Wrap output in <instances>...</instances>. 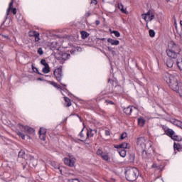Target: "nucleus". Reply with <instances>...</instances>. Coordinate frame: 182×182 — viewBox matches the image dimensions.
<instances>
[{
	"mask_svg": "<svg viewBox=\"0 0 182 182\" xmlns=\"http://www.w3.org/2000/svg\"><path fill=\"white\" fill-rule=\"evenodd\" d=\"M164 80L168 85L170 89L176 92L180 87V82H178V76L168 73L165 74Z\"/></svg>",
	"mask_w": 182,
	"mask_h": 182,
	"instance_id": "nucleus-1",
	"label": "nucleus"
},
{
	"mask_svg": "<svg viewBox=\"0 0 182 182\" xmlns=\"http://www.w3.org/2000/svg\"><path fill=\"white\" fill-rule=\"evenodd\" d=\"M139 174V169L136 167L127 168L125 171V177L128 181H136Z\"/></svg>",
	"mask_w": 182,
	"mask_h": 182,
	"instance_id": "nucleus-2",
	"label": "nucleus"
},
{
	"mask_svg": "<svg viewBox=\"0 0 182 182\" xmlns=\"http://www.w3.org/2000/svg\"><path fill=\"white\" fill-rule=\"evenodd\" d=\"M178 46L174 42L171 41L168 43V48L166 50V53L168 58L176 59L178 56Z\"/></svg>",
	"mask_w": 182,
	"mask_h": 182,
	"instance_id": "nucleus-3",
	"label": "nucleus"
},
{
	"mask_svg": "<svg viewBox=\"0 0 182 182\" xmlns=\"http://www.w3.org/2000/svg\"><path fill=\"white\" fill-rule=\"evenodd\" d=\"M147 144H149V147H151L153 142L146 139L144 137L137 139V147L139 150H144V149H146Z\"/></svg>",
	"mask_w": 182,
	"mask_h": 182,
	"instance_id": "nucleus-4",
	"label": "nucleus"
},
{
	"mask_svg": "<svg viewBox=\"0 0 182 182\" xmlns=\"http://www.w3.org/2000/svg\"><path fill=\"white\" fill-rule=\"evenodd\" d=\"M141 18L145 21L146 25H149V22H151L154 19V13L151 11H148L146 14H141Z\"/></svg>",
	"mask_w": 182,
	"mask_h": 182,
	"instance_id": "nucleus-5",
	"label": "nucleus"
},
{
	"mask_svg": "<svg viewBox=\"0 0 182 182\" xmlns=\"http://www.w3.org/2000/svg\"><path fill=\"white\" fill-rule=\"evenodd\" d=\"M64 164L68 167H75V163H76V159L73 155L69 154L68 157H66L63 160Z\"/></svg>",
	"mask_w": 182,
	"mask_h": 182,
	"instance_id": "nucleus-6",
	"label": "nucleus"
},
{
	"mask_svg": "<svg viewBox=\"0 0 182 182\" xmlns=\"http://www.w3.org/2000/svg\"><path fill=\"white\" fill-rule=\"evenodd\" d=\"M54 76H55L58 82H60V80H62V68H58L54 70Z\"/></svg>",
	"mask_w": 182,
	"mask_h": 182,
	"instance_id": "nucleus-7",
	"label": "nucleus"
},
{
	"mask_svg": "<svg viewBox=\"0 0 182 182\" xmlns=\"http://www.w3.org/2000/svg\"><path fill=\"white\" fill-rule=\"evenodd\" d=\"M38 133H39V137L41 140H43V141H45V140H46V133H47L46 129L43 127H41L38 131Z\"/></svg>",
	"mask_w": 182,
	"mask_h": 182,
	"instance_id": "nucleus-8",
	"label": "nucleus"
},
{
	"mask_svg": "<svg viewBox=\"0 0 182 182\" xmlns=\"http://www.w3.org/2000/svg\"><path fill=\"white\" fill-rule=\"evenodd\" d=\"M115 149H118V150H126V149H130V144L128 143L124 142L119 145L114 146Z\"/></svg>",
	"mask_w": 182,
	"mask_h": 182,
	"instance_id": "nucleus-9",
	"label": "nucleus"
},
{
	"mask_svg": "<svg viewBox=\"0 0 182 182\" xmlns=\"http://www.w3.org/2000/svg\"><path fill=\"white\" fill-rule=\"evenodd\" d=\"M51 166L54 167L55 170H59L60 174L63 176V170H65V167L63 166H60L59 164H58L56 162H52Z\"/></svg>",
	"mask_w": 182,
	"mask_h": 182,
	"instance_id": "nucleus-10",
	"label": "nucleus"
},
{
	"mask_svg": "<svg viewBox=\"0 0 182 182\" xmlns=\"http://www.w3.org/2000/svg\"><path fill=\"white\" fill-rule=\"evenodd\" d=\"M163 129L165 132V134L166 136H168V137H171V139L174 136L175 132L173 131V129L170 128H167L166 127H163Z\"/></svg>",
	"mask_w": 182,
	"mask_h": 182,
	"instance_id": "nucleus-11",
	"label": "nucleus"
},
{
	"mask_svg": "<svg viewBox=\"0 0 182 182\" xmlns=\"http://www.w3.org/2000/svg\"><path fill=\"white\" fill-rule=\"evenodd\" d=\"M108 43H110L112 46H117L120 44V41L119 40H114L112 38L107 39Z\"/></svg>",
	"mask_w": 182,
	"mask_h": 182,
	"instance_id": "nucleus-12",
	"label": "nucleus"
},
{
	"mask_svg": "<svg viewBox=\"0 0 182 182\" xmlns=\"http://www.w3.org/2000/svg\"><path fill=\"white\" fill-rule=\"evenodd\" d=\"M95 133H97V129H92V128H90L87 129V136L93 137V136H95Z\"/></svg>",
	"mask_w": 182,
	"mask_h": 182,
	"instance_id": "nucleus-13",
	"label": "nucleus"
},
{
	"mask_svg": "<svg viewBox=\"0 0 182 182\" xmlns=\"http://www.w3.org/2000/svg\"><path fill=\"white\" fill-rule=\"evenodd\" d=\"M144 124H146V119L143 117H139L138 118V126L139 127H144Z\"/></svg>",
	"mask_w": 182,
	"mask_h": 182,
	"instance_id": "nucleus-14",
	"label": "nucleus"
},
{
	"mask_svg": "<svg viewBox=\"0 0 182 182\" xmlns=\"http://www.w3.org/2000/svg\"><path fill=\"white\" fill-rule=\"evenodd\" d=\"M133 107L134 109H136V107H127V108L124 109V113H125V114H128L130 115L132 114V112H133Z\"/></svg>",
	"mask_w": 182,
	"mask_h": 182,
	"instance_id": "nucleus-15",
	"label": "nucleus"
},
{
	"mask_svg": "<svg viewBox=\"0 0 182 182\" xmlns=\"http://www.w3.org/2000/svg\"><path fill=\"white\" fill-rule=\"evenodd\" d=\"M117 151L121 157L124 158L127 155V151L126 149H118Z\"/></svg>",
	"mask_w": 182,
	"mask_h": 182,
	"instance_id": "nucleus-16",
	"label": "nucleus"
},
{
	"mask_svg": "<svg viewBox=\"0 0 182 182\" xmlns=\"http://www.w3.org/2000/svg\"><path fill=\"white\" fill-rule=\"evenodd\" d=\"M176 65L180 70H182V56L177 58Z\"/></svg>",
	"mask_w": 182,
	"mask_h": 182,
	"instance_id": "nucleus-17",
	"label": "nucleus"
},
{
	"mask_svg": "<svg viewBox=\"0 0 182 182\" xmlns=\"http://www.w3.org/2000/svg\"><path fill=\"white\" fill-rule=\"evenodd\" d=\"M173 149L177 151H181L182 150V146L180 144L174 143L173 144Z\"/></svg>",
	"mask_w": 182,
	"mask_h": 182,
	"instance_id": "nucleus-18",
	"label": "nucleus"
},
{
	"mask_svg": "<svg viewBox=\"0 0 182 182\" xmlns=\"http://www.w3.org/2000/svg\"><path fill=\"white\" fill-rule=\"evenodd\" d=\"M70 58V54L67 53H63L61 55V59H63V60H68V59Z\"/></svg>",
	"mask_w": 182,
	"mask_h": 182,
	"instance_id": "nucleus-19",
	"label": "nucleus"
},
{
	"mask_svg": "<svg viewBox=\"0 0 182 182\" xmlns=\"http://www.w3.org/2000/svg\"><path fill=\"white\" fill-rule=\"evenodd\" d=\"M173 64H174V62L173 61V59L169 58L166 60V66L168 68H173Z\"/></svg>",
	"mask_w": 182,
	"mask_h": 182,
	"instance_id": "nucleus-20",
	"label": "nucleus"
},
{
	"mask_svg": "<svg viewBox=\"0 0 182 182\" xmlns=\"http://www.w3.org/2000/svg\"><path fill=\"white\" fill-rule=\"evenodd\" d=\"M50 85H51L52 86H53L56 89L62 90V87L60 86V85H59V84H58V83H56L53 81H50Z\"/></svg>",
	"mask_w": 182,
	"mask_h": 182,
	"instance_id": "nucleus-21",
	"label": "nucleus"
},
{
	"mask_svg": "<svg viewBox=\"0 0 182 182\" xmlns=\"http://www.w3.org/2000/svg\"><path fill=\"white\" fill-rule=\"evenodd\" d=\"M18 127L21 130V132H22V133H26V130L28 129V126H23L21 124H18Z\"/></svg>",
	"mask_w": 182,
	"mask_h": 182,
	"instance_id": "nucleus-22",
	"label": "nucleus"
},
{
	"mask_svg": "<svg viewBox=\"0 0 182 182\" xmlns=\"http://www.w3.org/2000/svg\"><path fill=\"white\" fill-rule=\"evenodd\" d=\"M64 100L67 105V107H70V106H72V101L69 99V97H65Z\"/></svg>",
	"mask_w": 182,
	"mask_h": 182,
	"instance_id": "nucleus-23",
	"label": "nucleus"
},
{
	"mask_svg": "<svg viewBox=\"0 0 182 182\" xmlns=\"http://www.w3.org/2000/svg\"><path fill=\"white\" fill-rule=\"evenodd\" d=\"M171 139H172V140H174L175 141H181L182 140L181 136L175 134H173V136Z\"/></svg>",
	"mask_w": 182,
	"mask_h": 182,
	"instance_id": "nucleus-24",
	"label": "nucleus"
},
{
	"mask_svg": "<svg viewBox=\"0 0 182 182\" xmlns=\"http://www.w3.org/2000/svg\"><path fill=\"white\" fill-rule=\"evenodd\" d=\"M176 92V93H178L180 97H182V82H179V87Z\"/></svg>",
	"mask_w": 182,
	"mask_h": 182,
	"instance_id": "nucleus-25",
	"label": "nucleus"
},
{
	"mask_svg": "<svg viewBox=\"0 0 182 182\" xmlns=\"http://www.w3.org/2000/svg\"><path fill=\"white\" fill-rule=\"evenodd\" d=\"M101 157L105 161H109V154H107L106 152H104L103 154H102Z\"/></svg>",
	"mask_w": 182,
	"mask_h": 182,
	"instance_id": "nucleus-26",
	"label": "nucleus"
},
{
	"mask_svg": "<svg viewBox=\"0 0 182 182\" xmlns=\"http://www.w3.org/2000/svg\"><path fill=\"white\" fill-rule=\"evenodd\" d=\"M12 6H14V1H11L9 4V7L6 10V15H9V13L11 12V9H12Z\"/></svg>",
	"mask_w": 182,
	"mask_h": 182,
	"instance_id": "nucleus-27",
	"label": "nucleus"
},
{
	"mask_svg": "<svg viewBox=\"0 0 182 182\" xmlns=\"http://www.w3.org/2000/svg\"><path fill=\"white\" fill-rule=\"evenodd\" d=\"M80 33L82 39H86L89 36V33L86 31H81Z\"/></svg>",
	"mask_w": 182,
	"mask_h": 182,
	"instance_id": "nucleus-28",
	"label": "nucleus"
},
{
	"mask_svg": "<svg viewBox=\"0 0 182 182\" xmlns=\"http://www.w3.org/2000/svg\"><path fill=\"white\" fill-rule=\"evenodd\" d=\"M42 72L43 73H49V72H50V68H49V65L44 66Z\"/></svg>",
	"mask_w": 182,
	"mask_h": 182,
	"instance_id": "nucleus-29",
	"label": "nucleus"
},
{
	"mask_svg": "<svg viewBox=\"0 0 182 182\" xmlns=\"http://www.w3.org/2000/svg\"><path fill=\"white\" fill-rule=\"evenodd\" d=\"M26 133H29V134H33L35 133V129H33V128L32 127L27 126Z\"/></svg>",
	"mask_w": 182,
	"mask_h": 182,
	"instance_id": "nucleus-30",
	"label": "nucleus"
},
{
	"mask_svg": "<svg viewBox=\"0 0 182 182\" xmlns=\"http://www.w3.org/2000/svg\"><path fill=\"white\" fill-rule=\"evenodd\" d=\"M37 33H38V31H31L28 32V36H30V37H32V36L35 37V36H36Z\"/></svg>",
	"mask_w": 182,
	"mask_h": 182,
	"instance_id": "nucleus-31",
	"label": "nucleus"
},
{
	"mask_svg": "<svg viewBox=\"0 0 182 182\" xmlns=\"http://www.w3.org/2000/svg\"><path fill=\"white\" fill-rule=\"evenodd\" d=\"M16 134L17 136H19V137H21L23 140H25V134L23 133H22L21 131H18Z\"/></svg>",
	"mask_w": 182,
	"mask_h": 182,
	"instance_id": "nucleus-32",
	"label": "nucleus"
},
{
	"mask_svg": "<svg viewBox=\"0 0 182 182\" xmlns=\"http://www.w3.org/2000/svg\"><path fill=\"white\" fill-rule=\"evenodd\" d=\"M118 8L123 12L124 14H126V9H124L123 4H118Z\"/></svg>",
	"mask_w": 182,
	"mask_h": 182,
	"instance_id": "nucleus-33",
	"label": "nucleus"
},
{
	"mask_svg": "<svg viewBox=\"0 0 182 182\" xmlns=\"http://www.w3.org/2000/svg\"><path fill=\"white\" fill-rule=\"evenodd\" d=\"M182 122L181 121H178L177 119H174L173 121V124H175V126H178V127H180V126L181 125Z\"/></svg>",
	"mask_w": 182,
	"mask_h": 182,
	"instance_id": "nucleus-34",
	"label": "nucleus"
},
{
	"mask_svg": "<svg viewBox=\"0 0 182 182\" xmlns=\"http://www.w3.org/2000/svg\"><path fill=\"white\" fill-rule=\"evenodd\" d=\"M149 33L151 38H154V36H156V32H154V30H149Z\"/></svg>",
	"mask_w": 182,
	"mask_h": 182,
	"instance_id": "nucleus-35",
	"label": "nucleus"
},
{
	"mask_svg": "<svg viewBox=\"0 0 182 182\" xmlns=\"http://www.w3.org/2000/svg\"><path fill=\"white\" fill-rule=\"evenodd\" d=\"M111 33H114V36H116V38H120V32L117 31H113L112 32H111Z\"/></svg>",
	"mask_w": 182,
	"mask_h": 182,
	"instance_id": "nucleus-36",
	"label": "nucleus"
},
{
	"mask_svg": "<svg viewBox=\"0 0 182 182\" xmlns=\"http://www.w3.org/2000/svg\"><path fill=\"white\" fill-rule=\"evenodd\" d=\"M126 137H127V133L124 132L120 136V140H124V139H126Z\"/></svg>",
	"mask_w": 182,
	"mask_h": 182,
	"instance_id": "nucleus-37",
	"label": "nucleus"
},
{
	"mask_svg": "<svg viewBox=\"0 0 182 182\" xmlns=\"http://www.w3.org/2000/svg\"><path fill=\"white\" fill-rule=\"evenodd\" d=\"M41 65H43V66H48V65H49V64H48V63H46V60H45V59H42V60H41Z\"/></svg>",
	"mask_w": 182,
	"mask_h": 182,
	"instance_id": "nucleus-38",
	"label": "nucleus"
},
{
	"mask_svg": "<svg viewBox=\"0 0 182 182\" xmlns=\"http://www.w3.org/2000/svg\"><path fill=\"white\" fill-rule=\"evenodd\" d=\"M39 33H38L36 36H34L35 38V42H39V41H41V38H39Z\"/></svg>",
	"mask_w": 182,
	"mask_h": 182,
	"instance_id": "nucleus-39",
	"label": "nucleus"
},
{
	"mask_svg": "<svg viewBox=\"0 0 182 182\" xmlns=\"http://www.w3.org/2000/svg\"><path fill=\"white\" fill-rule=\"evenodd\" d=\"M142 151V156L143 157H147V151H146V149H141Z\"/></svg>",
	"mask_w": 182,
	"mask_h": 182,
	"instance_id": "nucleus-40",
	"label": "nucleus"
},
{
	"mask_svg": "<svg viewBox=\"0 0 182 182\" xmlns=\"http://www.w3.org/2000/svg\"><path fill=\"white\" fill-rule=\"evenodd\" d=\"M38 55H43V50L42 49V48H39L38 49Z\"/></svg>",
	"mask_w": 182,
	"mask_h": 182,
	"instance_id": "nucleus-41",
	"label": "nucleus"
},
{
	"mask_svg": "<svg viewBox=\"0 0 182 182\" xmlns=\"http://www.w3.org/2000/svg\"><path fill=\"white\" fill-rule=\"evenodd\" d=\"M103 99V96L102 95H98V97L96 98V102H100Z\"/></svg>",
	"mask_w": 182,
	"mask_h": 182,
	"instance_id": "nucleus-42",
	"label": "nucleus"
},
{
	"mask_svg": "<svg viewBox=\"0 0 182 182\" xmlns=\"http://www.w3.org/2000/svg\"><path fill=\"white\" fill-rule=\"evenodd\" d=\"M105 152H102L101 149L97 150V156H102Z\"/></svg>",
	"mask_w": 182,
	"mask_h": 182,
	"instance_id": "nucleus-43",
	"label": "nucleus"
},
{
	"mask_svg": "<svg viewBox=\"0 0 182 182\" xmlns=\"http://www.w3.org/2000/svg\"><path fill=\"white\" fill-rule=\"evenodd\" d=\"M24 154H25V152L23 151H20L18 152V157H23Z\"/></svg>",
	"mask_w": 182,
	"mask_h": 182,
	"instance_id": "nucleus-44",
	"label": "nucleus"
},
{
	"mask_svg": "<svg viewBox=\"0 0 182 182\" xmlns=\"http://www.w3.org/2000/svg\"><path fill=\"white\" fill-rule=\"evenodd\" d=\"M11 11L13 15H16V8H11Z\"/></svg>",
	"mask_w": 182,
	"mask_h": 182,
	"instance_id": "nucleus-45",
	"label": "nucleus"
},
{
	"mask_svg": "<svg viewBox=\"0 0 182 182\" xmlns=\"http://www.w3.org/2000/svg\"><path fill=\"white\" fill-rule=\"evenodd\" d=\"M91 5H97V0H92Z\"/></svg>",
	"mask_w": 182,
	"mask_h": 182,
	"instance_id": "nucleus-46",
	"label": "nucleus"
},
{
	"mask_svg": "<svg viewBox=\"0 0 182 182\" xmlns=\"http://www.w3.org/2000/svg\"><path fill=\"white\" fill-rule=\"evenodd\" d=\"M105 136H110V131L106 130L105 131Z\"/></svg>",
	"mask_w": 182,
	"mask_h": 182,
	"instance_id": "nucleus-47",
	"label": "nucleus"
},
{
	"mask_svg": "<svg viewBox=\"0 0 182 182\" xmlns=\"http://www.w3.org/2000/svg\"><path fill=\"white\" fill-rule=\"evenodd\" d=\"M80 137H81V139H83L84 136H83V129H82V131L80 133Z\"/></svg>",
	"mask_w": 182,
	"mask_h": 182,
	"instance_id": "nucleus-48",
	"label": "nucleus"
},
{
	"mask_svg": "<svg viewBox=\"0 0 182 182\" xmlns=\"http://www.w3.org/2000/svg\"><path fill=\"white\" fill-rule=\"evenodd\" d=\"M32 69H33V70L34 72H38V68H36V67H34L33 65H32Z\"/></svg>",
	"mask_w": 182,
	"mask_h": 182,
	"instance_id": "nucleus-49",
	"label": "nucleus"
},
{
	"mask_svg": "<svg viewBox=\"0 0 182 182\" xmlns=\"http://www.w3.org/2000/svg\"><path fill=\"white\" fill-rule=\"evenodd\" d=\"M106 103H109V105H114V102L113 101H107V100H106Z\"/></svg>",
	"mask_w": 182,
	"mask_h": 182,
	"instance_id": "nucleus-50",
	"label": "nucleus"
},
{
	"mask_svg": "<svg viewBox=\"0 0 182 182\" xmlns=\"http://www.w3.org/2000/svg\"><path fill=\"white\" fill-rule=\"evenodd\" d=\"M95 23H96L97 26H99V25H100V21L97 20V21H95Z\"/></svg>",
	"mask_w": 182,
	"mask_h": 182,
	"instance_id": "nucleus-51",
	"label": "nucleus"
},
{
	"mask_svg": "<svg viewBox=\"0 0 182 182\" xmlns=\"http://www.w3.org/2000/svg\"><path fill=\"white\" fill-rule=\"evenodd\" d=\"M152 167H153V168H157V164H154L152 165Z\"/></svg>",
	"mask_w": 182,
	"mask_h": 182,
	"instance_id": "nucleus-52",
	"label": "nucleus"
},
{
	"mask_svg": "<svg viewBox=\"0 0 182 182\" xmlns=\"http://www.w3.org/2000/svg\"><path fill=\"white\" fill-rule=\"evenodd\" d=\"M4 38H6V39H9V36H5Z\"/></svg>",
	"mask_w": 182,
	"mask_h": 182,
	"instance_id": "nucleus-53",
	"label": "nucleus"
},
{
	"mask_svg": "<svg viewBox=\"0 0 182 182\" xmlns=\"http://www.w3.org/2000/svg\"><path fill=\"white\" fill-rule=\"evenodd\" d=\"M61 85H62L63 86L66 87V85H65V84H62V83H61Z\"/></svg>",
	"mask_w": 182,
	"mask_h": 182,
	"instance_id": "nucleus-54",
	"label": "nucleus"
},
{
	"mask_svg": "<svg viewBox=\"0 0 182 182\" xmlns=\"http://www.w3.org/2000/svg\"><path fill=\"white\" fill-rule=\"evenodd\" d=\"M105 39H106V38H101V41H105Z\"/></svg>",
	"mask_w": 182,
	"mask_h": 182,
	"instance_id": "nucleus-55",
	"label": "nucleus"
},
{
	"mask_svg": "<svg viewBox=\"0 0 182 182\" xmlns=\"http://www.w3.org/2000/svg\"><path fill=\"white\" fill-rule=\"evenodd\" d=\"M109 50H110V47H108Z\"/></svg>",
	"mask_w": 182,
	"mask_h": 182,
	"instance_id": "nucleus-56",
	"label": "nucleus"
}]
</instances>
